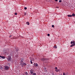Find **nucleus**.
<instances>
[{"instance_id":"36","label":"nucleus","mask_w":75,"mask_h":75,"mask_svg":"<svg viewBox=\"0 0 75 75\" xmlns=\"http://www.w3.org/2000/svg\"><path fill=\"white\" fill-rule=\"evenodd\" d=\"M18 51V50H16V52H17V51Z\"/></svg>"},{"instance_id":"16","label":"nucleus","mask_w":75,"mask_h":75,"mask_svg":"<svg viewBox=\"0 0 75 75\" xmlns=\"http://www.w3.org/2000/svg\"><path fill=\"white\" fill-rule=\"evenodd\" d=\"M32 75H36V73H33V74H32Z\"/></svg>"},{"instance_id":"6","label":"nucleus","mask_w":75,"mask_h":75,"mask_svg":"<svg viewBox=\"0 0 75 75\" xmlns=\"http://www.w3.org/2000/svg\"><path fill=\"white\" fill-rule=\"evenodd\" d=\"M22 64L23 66H24V65H27V64L23 62Z\"/></svg>"},{"instance_id":"4","label":"nucleus","mask_w":75,"mask_h":75,"mask_svg":"<svg viewBox=\"0 0 75 75\" xmlns=\"http://www.w3.org/2000/svg\"><path fill=\"white\" fill-rule=\"evenodd\" d=\"M40 60H41L42 61H46V60H47V59H45V58H43L40 59Z\"/></svg>"},{"instance_id":"17","label":"nucleus","mask_w":75,"mask_h":75,"mask_svg":"<svg viewBox=\"0 0 75 75\" xmlns=\"http://www.w3.org/2000/svg\"><path fill=\"white\" fill-rule=\"evenodd\" d=\"M18 56H18V54H17L16 55V57H18Z\"/></svg>"},{"instance_id":"24","label":"nucleus","mask_w":75,"mask_h":75,"mask_svg":"<svg viewBox=\"0 0 75 75\" xmlns=\"http://www.w3.org/2000/svg\"><path fill=\"white\" fill-rule=\"evenodd\" d=\"M27 7H25L24 8V9H25V10H26V9H27Z\"/></svg>"},{"instance_id":"13","label":"nucleus","mask_w":75,"mask_h":75,"mask_svg":"<svg viewBox=\"0 0 75 75\" xmlns=\"http://www.w3.org/2000/svg\"><path fill=\"white\" fill-rule=\"evenodd\" d=\"M23 61H24V59H22L21 61V62H23Z\"/></svg>"},{"instance_id":"37","label":"nucleus","mask_w":75,"mask_h":75,"mask_svg":"<svg viewBox=\"0 0 75 75\" xmlns=\"http://www.w3.org/2000/svg\"><path fill=\"white\" fill-rule=\"evenodd\" d=\"M61 75H62V74H61Z\"/></svg>"},{"instance_id":"19","label":"nucleus","mask_w":75,"mask_h":75,"mask_svg":"<svg viewBox=\"0 0 75 75\" xmlns=\"http://www.w3.org/2000/svg\"><path fill=\"white\" fill-rule=\"evenodd\" d=\"M26 12H24V15H25V16L26 15Z\"/></svg>"},{"instance_id":"21","label":"nucleus","mask_w":75,"mask_h":75,"mask_svg":"<svg viewBox=\"0 0 75 75\" xmlns=\"http://www.w3.org/2000/svg\"><path fill=\"white\" fill-rule=\"evenodd\" d=\"M31 74H34V73L33 72V71L31 72Z\"/></svg>"},{"instance_id":"34","label":"nucleus","mask_w":75,"mask_h":75,"mask_svg":"<svg viewBox=\"0 0 75 75\" xmlns=\"http://www.w3.org/2000/svg\"><path fill=\"white\" fill-rule=\"evenodd\" d=\"M1 69H3V67H1Z\"/></svg>"},{"instance_id":"28","label":"nucleus","mask_w":75,"mask_h":75,"mask_svg":"<svg viewBox=\"0 0 75 75\" xmlns=\"http://www.w3.org/2000/svg\"><path fill=\"white\" fill-rule=\"evenodd\" d=\"M57 69V67H56L55 68V69Z\"/></svg>"},{"instance_id":"33","label":"nucleus","mask_w":75,"mask_h":75,"mask_svg":"<svg viewBox=\"0 0 75 75\" xmlns=\"http://www.w3.org/2000/svg\"><path fill=\"white\" fill-rule=\"evenodd\" d=\"M11 35H10L9 37L10 38V37H11Z\"/></svg>"},{"instance_id":"20","label":"nucleus","mask_w":75,"mask_h":75,"mask_svg":"<svg viewBox=\"0 0 75 75\" xmlns=\"http://www.w3.org/2000/svg\"><path fill=\"white\" fill-rule=\"evenodd\" d=\"M30 63L32 64H33V62H32V60L30 61Z\"/></svg>"},{"instance_id":"14","label":"nucleus","mask_w":75,"mask_h":75,"mask_svg":"<svg viewBox=\"0 0 75 75\" xmlns=\"http://www.w3.org/2000/svg\"><path fill=\"white\" fill-rule=\"evenodd\" d=\"M21 64H22V67H23V64L22 63H21Z\"/></svg>"},{"instance_id":"31","label":"nucleus","mask_w":75,"mask_h":75,"mask_svg":"<svg viewBox=\"0 0 75 75\" xmlns=\"http://www.w3.org/2000/svg\"><path fill=\"white\" fill-rule=\"evenodd\" d=\"M55 0L56 1H58V0Z\"/></svg>"},{"instance_id":"2","label":"nucleus","mask_w":75,"mask_h":75,"mask_svg":"<svg viewBox=\"0 0 75 75\" xmlns=\"http://www.w3.org/2000/svg\"><path fill=\"white\" fill-rule=\"evenodd\" d=\"M9 68H10V67H9L7 66H6L4 67V70H6V71H8V70L9 69Z\"/></svg>"},{"instance_id":"22","label":"nucleus","mask_w":75,"mask_h":75,"mask_svg":"<svg viewBox=\"0 0 75 75\" xmlns=\"http://www.w3.org/2000/svg\"><path fill=\"white\" fill-rule=\"evenodd\" d=\"M15 15H17V13H15Z\"/></svg>"},{"instance_id":"32","label":"nucleus","mask_w":75,"mask_h":75,"mask_svg":"<svg viewBox=\"0 0 75 75\" xmlns=\"http://www.w3.org/2000/svg\"><path fill=\"white\" fill-rule=\"evenodd\" d=\"M32 59H33V60H34V58H32Z\"/></svg>"},{"instance_id":"12","label":"nucleus","mask_w":75,"mask_h":75,"mask_svg":"<svg viewBox=\"0 0 75 75\" xmlns=\"http://www.w3.org/2000/svg\"><path fill=\"white\" fill-rule=\"evenodd\" d=\"M25 75H28V73L27 72H26L25 74Z\"/></svg>"},{"instance_id":"5","label":"nucleus","mask_w":75,"mask_h":75,"mask_svg":"<svg viewBox=\"0 0 75 75\" xmlns=\"http://www.w3.org/2000/svg\"><path fill=\"white\" fill-rule=\"evenodd\" d=\"M4 53L5 54H8V50L6 49V50L4 51Z\"/></svg>"},{"instance_id":"30","label":"nucleus","mask_w":75,"mask_h":75,"mask_svg":"<svg viewBox=\"0 0 75 75\" xmlns=\"http://www.w3.org/2000/svg\"><path fill=\"white\" fill-rule=\"evenodd\" d=\"M45 71H47V70H46L47 69H46V68H45Z\"/></svg>"},{"instance_id":"29","label":"nucleus","mask_w":75,"mask_h":75,"mask_svg":"<svg viewBox=\"0 0 75 75\" xmlns=\"http://www.w3.org/2000/svg\"><path fill=\"white\" fill-rule=\"evenodd\" d=\"M31 72H33V70H30V72L31 73Z\"/></svg>"},{"instance_id":"18","label":"nucleus","mask_w":75,"mask_h":75,"mask_svg":"<svg viewBox=\"0 0 75 75\" xmlns=\"http://www.w3.org/2000/svg\"><path fill=\"white\" fill-rule=\"evenodd\" d=\"M63 75H66L65 73L63 72Z\"/></svg>"},{"instance_id":"25","label":"nucleus","mask_w":75,"mask_h":75,"mask_svg":"<svg viewBox=\"0 0 75 75\" xmlns=\"http://www.w3.org/2000/svg\"><path fill=\"white\" fill-rule=\"evenodd\" d=\"M50 35V34H47V36H49Z\"/></svg>"},{"instance_id":"11","label":"nucleus","mask_w":75,"mask_h":75,"mask_svg":"<svg viewBox=\"0 0 75 75\" xmlns=\"http://www.w3.org/2000/svg\"><path fill=\"white\" fill-rule=\"evenodd\" d=\"M71 16H72H72H73V17H75V14H74V13H73L72 14V15H71Z\"/></svg>"},{"instance_id":"3","label":"nucleus","mask_w":75,"mask_h":75,"mask_svg":"<svg viewBox=\"0 0 75 75\" xmlns=\"http://www.w3.org/2000/svg\"><path fill=\"white\" fill-rule=\"evenodd\" d=\"M7 57V59L8 60V62L11 61V57L8 56Z\"/></svg>"},{"instance_id":"10","label":"nucleus","mask_w":75,"mask_h":75,"mask_svg":"<svg viewBox=\"0 0 75 75\" xmlns=\"http://www.w3.org/2000/svg\"><path fill=\"white\" fill-rule=\"evenodd\" d=\"M1 58H2L3 59H4L6 58V57L4 56H1Z\"/></svg>"},{"instance_id":"1","label":"nucleus","mask_w":75,"mask_h":75,"mask_svg":"<svg viewBox=\"0 0 75 75\" xmlns=\"http://www.w3.org/2000/svg\"><path fill=\"white\" fill-rule=\"evenodd\" d=\"M75 41L74 40H73L71 42V44H72L70 46L71 47H74V46H75Z\"/></svg>"},{"instance_id":"8","label":"nucleus","mask_w":75,"mask_h":75,"mask_svg":"<svg viewBox=\"0 0 75 75\" xmlns=\"http://www.w3.org/2000/svg\"><path fill=\"white\" fill-rule=\"evenodd\" d=\"M68 17H72V15H67Z\"/></svg>"},{"instance_id":"15","label":"nucleus","mask_w":75,"mask_h":75,"mask_svg":"<svg viewBox=\"0 0 75 75\" xmlns=\"http://www.w3.org/2000/svg\"><path fill=\"white\" fill-rule=\"evenodd\" d=\"M54 48H57V46H55L54 47Z\"/></svg>"},{"instance_id":"35","label":"nucleus","mask_w":75,"mask_h":75,"mask_svg":"<svg viewBox=\"0 0 75 75\" xmlns=\"http://www.w3.org/2000/svg\"><path fill=\"white\" fill-rule=\"evenodd\" d=\"M0 57L1 58V55H0Z\"/></svg>"},{"instance_id":"7","label":"nucleus","mask_w":75,"mask_h":75,"mask_svg":"<svg viewBox=\"0 0 75 75\" xmlns=\"http://www.w3.org/2000/svg\"><path fill=\"white\" fill-rule=\"evenodd\" d=\"M35 65L37 67H38V64L36 63L35 64Z\"/></svg>"},{"instance_id":"23","label":"nucleus","mask_w":75,"mask_h":75,"mask_svg":"<svg viewBox=\"0 0 75 75\" xmlns=\"http://www.w3.org/2000/svg\"><path fill=\"white\" fill-rule=\"evenodd\" d=\"M59 2H62V0H59Z\"/></svg>"},{"instance_id":"9","label":"nucleus","mask_w":75,"mask_h":75,"mask_svg":"<svg viewBox=\"0 0 75 75\" xmlns=\"http://www.w3.org/2000/svg\"><path fill=\"white\" fill-rule=\"evenodd\" d=\"M26 24H27V25H29L30 24V23H29V22H26Z\"/></svg>"},{"instance_id":"27","label":"nucleus","mask_w":75,"mask_h":75,"mask_svg":"<svg viewBox=\"0 0 75 75\" xmlns=\"http://www.w3.org/2000/svg\"><path fill=\"white\" fill-rule=\"evenodd\" d=\"M52 27H54V25H52Z\"/></svg>"},{"instance_id":"26","label":"nucleus","mask_w":75,"mask_h":75,"mask_svg":"<svg viewBox=\"0 0 75 75\" xmlns=\"http://www.w3.org/2000/svg\"><path fill=\"white\" fill-rule=\"evenodd\" d=\"M55 71H56V72H58V70H55Z\"/></svg>"}]
</instances>
